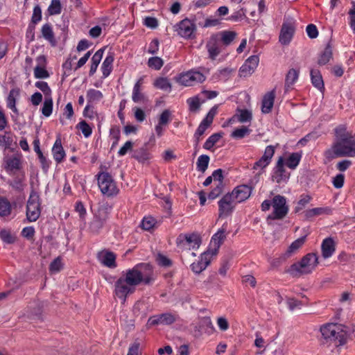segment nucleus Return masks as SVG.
<instances>
[{
  "label": "nucleus",
  "instance_id": "1",
  "mask_svg": "<svg viewBox=\"0 0 355 355\" xmlns=\"http://www.w3.org/2000/svg\"><path fill=\"white\" fill-rule=\"evenodd\" d=\"M337 142L335 143L331 149L326 152L327 157H355V150L351 149L350 143L352 135L349 134L345 128L339 127L336 130Z\"/></svg>",
  "mask_w": 355,
  "mask_h": 355
},
{
  "label": "nucleus",
  "instance_id": "2",
  "mask_svg": "<svg viewBox=\"0 0 355 355\" xmlns=\"http://www.w3.org/2000/svg\"><path fill=\"white\" fill-rule=\"evenodd\" d=\"M121 276L135 288L141 283L150 284L154 279L152 266L148 263L137 264Z\"/></svg>",
  "mask_w": 355,
  "mask_h": 355
},
{
  "label": "nucleus",
  "instance_id": "3",
  "mask_svg": "<svg viewBox=\"0 0 355 355\" xmlns=\"http://www.w3.org/2000/svg\"><path fill=\"white\" fill-rule=\"evenodd\" d=\"M324 339L334 343L335 345H343L347 341V332L343 325L336 323H328L320 327Z\"/></svg>",
  "mask_w": 355,
  "mask_h": 355
},
{
  "label": "nucleus",
  "instance_id": "4",
  "mask_svg": "<svg viewBox=\"0 0 355 355\" xmlns=\"http://www.w3.org/2000/svg\"><path fill=\"white\" fill-rule=\"evenodd\" d=\"M318 264V256L315 253H309L302 259L293 263L288 272L293 276H301L311 273Z\"/></svg>",
  "mask_w": 355,
  "mask_h": 355
},
{
  "label": "nucleus",
  "instance_id": "5",
  "mask_svg": "<svg viewBox=\"0 0 355 355\" xmlns=\"http://www.w3.org/2000/svg\"><path fill=\"white\" fill-rule=\"evenodd\" d=\"M176 243L181 250H196L201 244V237L196 232L181 234L178 236Z\"/></svg>",
  "mask_w": 355,
  "mask_h": 355
},
{
  "label": "nucleus",
  "instance_id": "6",
  "mask_svg": "<svg viewBox=\"0 0 355 355\" xmlns=\"http://www.w3.org/2000/svg\"><path fill=\"white\" fill-rule=\"evenodd\" d=\"M98 185L101 193L106 196L110 197L118 193L119 189L112 177L106 172H102L97 176Z\"/></svg>",
  "mask_w": 355,
  "mask_h": 355
},
{
  "label": "nucleus",
  "instance_id": "7",
  "mask_svg": "<svg viewBox=\"0 0 355 355\" xmlns=\"http://www.w3.org/2000/svg\"><path fill=\"white\" fill-rule=\"evenodd\" d=\"M41 214L40 196L36 192H31L26 205V218L29 222L36 221Z\"/></svg>",
  "mask_w": 355,
  "mask_h": 355
},
{
  "label": "nucleus",
  "instance_id": "8",
  "mask_svg": "<svg viewBox=\"0 0 355 355\" xmlns=\"http://www.w3.org/2000/svg\"><path fill=\"white\" fill-rule=\"evenodd\" d=\"M173 31L184 39H193L195 37L196 25L194 21L185 18L173 26Z\"/></svg>",
  "mask_w": 355,
  "mask_h": 355
},
{
  "label": "nucleus",
  "instance_id": "9",
  "mask_svg": "<svg viewBox=\"0 0 355 355\" xmlns=\"http://www.w3.org/2000/svg\"><path fill=\"white\" fill-rule=\"evenodd\" d=\"M205 79L206 77L202 73L195 69H191L180 74L177 78V82L184 87H190L202 83Z\"/></svg>",
  "mask_w": 355,
  "mask_h": 355
},
{
  "label": "nucleus",
  "instance_id": "10",
  "mask_svg": "<svg viewBox=\"0 0 355 355\" xmlns=\"http://www.w3.org/2000/svg\"><path fill=\"white\" fill-rule=\"evenodd\" d=\"M272 213L269 216V218L273 220L283 218L288 211V207L286 205V198L277 195L272 201Z\"/></svg>",
  "mask_w": 355,
  "mask_h": 355
},
{
  "label": "nucleus",
  "instance_id": "11",
  "mask_svg": "<svg viewBox=\"0 0 355 355\" xmlns=\"http://www.w3.org/2000/svg\"><path fill=\"white\" fill-rule=\"evenodd\" d=\"M114 286V294L121 300L122 303H124L128 295L133 293L136 289L122 276L115 282Z\"/></svg>",
  "mask_w": 355,
  "mask_h": 355
},
{
  "label": "nucleus",
  "instance_id": "12",
  "mask_svg": "<svg viewBox=\"0 0 355 355\" xmlns=\"http://www.w3.org/2000/svg\"><path fill=\"white\" fill-rule=\"evenodd\" d=\"M217 113V107L214 106L209 111L205 119L200 122L195 134L194 138L198 144L200 140V137L203 135L206 130L211 125L214 118Z\"/></svg>",
  "mask_w": 355,
  "mask_h": 355
},
{
  "label": "nucleus",
  "instance_id": "13",
  "mask_svg": "<svg viewBox=\"0 0 355 355\" xmlns=\"http://www.w3.org/2000/svg\"><path fill=\"white\" fill-rule=\"evenodd\" d=\"M295 33V23L291 20L284 21L279 36V41L282 45H288L292 40Z\"/></svg>",
  "mask_w": 355,
  "mask_h": 355
},
{
  "label": "nucleus",
  "instance_id": "14",
  "mask_svg": "<svg viewBox=\"0 0 355 355\" xmlns=\"http://www.w3.org/2000/svg\"><path fill=\"white\" fill-rule=\"evenodd\" d=\"M236 202L230 193L225 195L218 201L219 217H225L229 216L234 210Z\"/></svg>",
  "mask_w": 355,
  "mask_h": 355
},
{
  "label": "nucleus",
  "instance_id": "15",
  "mask_svg": "<svg viewBox=\"0 0 355 355\" xmlns=\"http://www.w3.org/2000/svg\"><path fill=\"white\" fill-rule=\"evenodd\" d=\"M36 65L33 70L34 77L37 79H46L49 78L50 73L46 69L47 59L44 55H38L36 59Z\"/></svg>",
  "mask_w": 355,
  "mask_h": 355
},
{
  "label": "nucleus",
  "instance_id": "16",
  "mask_svg": "<svg viewBox=\"0 0 355 355\" xmlns=\"http://www.w3.org/2000/svg\"><path fill=\"white\" fill-rule=\"evenodd\" d=\"M275 147L273 146H268L263 153L261 157L257 161L254 166L253 169L258 170L259 172H262L265 168H266L271 162V159L275 154Z\"/></svg>",
  "mask_w": 355,
  "mask_h": 355
},
{
  "label": "nucleus",
  "instance_id": "17",
  "mask_svg": "<svg viewBox=\"0 0 355 355\" xmlns=\"http://www.w3.org/2000/svg\"><path fill=\"white\" fill-rule=\"evenodd\" d=\"M107 217L106 210L104 208H100L89 224V230L92 233H98L103 227Z\"/></svg>",
  "mask_w": 355,
  "mask_h": 355
},
{
  "label": "nucleus",
  "instance_id": "18",
  "mask_svg": "<svg viewBox=\"0 0 355 355\" xmlns=\"http://www.w3.org/2000/svg\"><path fill=\"white\" fill-rule=\"evenodd\" d=\"M214 256L215 255L212 254L209 250L204 252L201 254L199 260L191 265L192 271L196 274H200L209 266Z\"/></svg>",
  "mask_w": 355,
  "mask_h": 355
},
{
  "label": "nucleus",
  "instance_id": "19",
  "mask_svg": "<svg viewBox=\"0 0 355 355\" xmlns=\"http://www.w3.org/2000/svg\"><path fill=\"white\" fill-rule=\"evenodd\" d=\"M226 237V228L223 227L215 233L210 241L209 250L212 254L216 255L218 250Z\"/></svg>",
  "mask_w": 355,
  "mask_h": 355
},
{
  "label": "nucleus",
  "instance_id": "20",
  "mask_svg": "<svg viewBox=\"0 0 355 355\" xmlns=\"http://www.w3.org/2000/svg\"><path fill=\"white\" fill-rule=\"evenodd\" d=\"M86 98L87 101V105L85 106L83 110V114L86 117L92 118V116L87 114V111L90 110V107L93 104L99 103L104 98L103 94L95 89H89L86 93Z\"/></svg>",
  "mask_w": 355,
  "mask_h": 355
},
{
  "label": "nucleus",
  "instance_id": "21",
  "mask_svg": "<svg viewBox=\"0 0 355 355\" xmlns=\"http://www.w3.org/2000/svg\"><path fill=\"white\" fill-rule=\"evenodd\" d=\"M259 62V58L257 55H252L248 58L239 69L241 77H248L252 74L257 69Z\"/></svg>",
  "mask_w": 355,
  "mask_h": 355
},
{
  "label": "nucleus",
  "instance_id": "22",
  "mask_svg": "<svg viewBox=\"0 0 355 355\" xmlns=\"http://www.w3.org/2000/svg\"><path fill=\"white\" fill-rule=\"evenodd\" d=\"M252 190L251 187L241 184L235 187L230 194L236 203H239L246 200L250 196Z\"/></svg>",
  "mask_w": 355,
  "mask_h": 355
},
{
  "label": "nucleus",
  "instance_id": "23",
  "mask_svg": "<svg viewBox=\"0 0 355 355\" xmlns=\"http://www.w3.org/2000/svg\"><path fill=\"white\" fill-rule=\"evenodd\" d=\"M290 174L286 171L284 167V160L282 157H280L273 170V174L272 179L277 183L286 182L289 179Z\"/></svg>",
  "mask_w": 355,
  "mask_h": 355
},
{
  "label": "nucleus",
  "instance_id": "24",
  "mask_svg": "<svg viewBox=\"0 0 355 355\" xmlns=\"http://www.w3.org/2000/svg\"><path fill=\"white\" fill-rule=\"evenodd\" d=\"M221 44L216 37L211 35L206 44L209 58L211 60H216V57L221 52Z\"/></svg>",
  "mask_w": 355,
  "mask_h": 355
},
{
  "label": "nucleus",
  "instance_id": "25",
  "mask_svg": "<svg viewBox=\"0 0 355 355\" xmlns=\"http://www.w3.org/2000/svg\"><path fill=\"white\" fill-rule=\"evenodd\" d=\"M99 261L105 266L114 268L116 266V255L110 251H101L98 254Z\"/></svg>",
  "mask_w": 355,
  "mask_h": 355
},
{
  "label": "nucleus",
  "instance_id": "26",
  "mask_svg": "<svg viewBox=\"0 0 355 355\" xmlns=\"http://www.w3.org/2000/svg\"><path fill=\"white\" fill-rule=\"evenodd\" d=\"M252 119V113L250 111L248 110H238L236 114L230 119L227 121H226L223 127H226L231 125L236 120L239 121L241 123H245L250 121Z\"/></svg>",
  "mask_w": 355,
  "mask_h": 355
},
{
  "label": "nucleus",
  "instance_id": "27",
  "mask_svg": "<svg viewBox=\"0 0 355 355\" xmlns=\"http://www.w3.org/2000/svg\"><path fill=\"white\" fill-rule=\"evenodd\" d=\"M275 98V89L267 92L263 97L261 103V112L263 114H268L271 112Z\"/></svg>",
  "mask_w": 355,
  "mask_h": 355
},
{
  "label": "nucleus",
  "instance_id": "28",
  "mask_svg": "<svg viewBox=\"0 0 355 355\" xmlns=\"http://www.w3.org/2000/svg\"><path fill=\"white\" fill-rule=\"evenodd\" d=\"M144 76H141L134 85L132 93V100L135 103H139L144 100V94L142 93V86L144 83Z\"/></svg>",
  "mask_w": 355,
  "mask_h": 355
},
{
  "label": "nucleus",
  "instance_id": "29",
  "mask_svg": "<svg viewBox=\"0 0 355 355\" xmlns=\"http://www.w3.org/2000/svg\"><path fill=\"white\" fill-rule=\"evenodd\" d=\"M52 154L54 160L58 164L61 163L66 156V153L62 147L61 139L60 137L56 139L53 146Z\"/></svg>",
  "mask_w": 355,
  "mask_h": 355
},
{
  "label": "nucleus",
  "instance_id": "30",
  "mask_svg": "<svg viewBox=\"0 0 355 355\" xmlns=\"http://www.w3.org/2000/svg\"><path fill=\"white\" fill-rule=\"evenodd\" d=\"M22 155L15 154L5 158L6 169L9 171L19 170L21 166Z\"/></svg>",
  "mask_w": 355,
  "mask_h": 355
},
{
  "label": "nucleus",
  "instance_id": "31",
  "mask_svg": "<svg viewBox=\"0 0 355 355\" xmlns=\"http://www.w3.org/2000/svg\"><path fill=\"white\" fill-rule=\"evenodd\" d=\"M306 241V236H302L294 241L288 248L285 253L282 255V259L285 260L293 254L296 253L300 248L304 245Z\"/></svg>",
  "mask_w": 355,
  "mask_h": 355
},
{
  "label": "nucleus",
  "instance_id": "32",
  "mask_svg": "<svg viewBox=\"0 0 355 355\" xmlns=\"http://www.w3.org/2000/svg\"><path fill=\"white\" fill-rule=\"evenodd\" d=\"M322 254L324 259L331 257L335 252V243L331 238L325 239L321 245Z\"/></svg>",
  "mask_w": 355,
  "mask_h": 355
},
{
  "label": "nucleus",
  "instance_id": "33",
  "mask_svg": "<svg viewBox=\"0 0 355 355\" xmlns=\"http://www.w3.org/2000/svg\"><path fill=\"white\" fill-rule=\"evenodd\" d=\"M331 213L332 209L329 207H316L306 210L304 211V216L309 219L320 215H329Z\"/></svg>",
  "mask_w": 355,
  "mask_h": 355
},
{
  "label": "nucleus",
  "instance_id": "34",
  "mask_svg": "<svg viewBox=\"0 0 355 355\" xmlns=\"http://www.w3.org/2000/svg\"><path fill=\"white\" fill-rule=\"evenodd\" d=\"M41 33L42 37L48 41L51 46H55L57 44L52 26L49 24H45L42 26Z\"/></svg>",
  "mask_w": 355,
  "mask_h": 355
},
{
  "label": "nucleus",
  "instance_id": "35",
  "mask_svg": "<svg viewBox=\"0 0 355 355\" xmlns=\"http://www.w3.org/2000/svg\"><path fill=\"white\" fill-rule=\"evenodd\" d=\"M213 35L218 38L221 44L223 43L224 45L228 46L235 39L236 34L233 31H225Z\"/></svg>",
  "mask_w": 355,
  "mask_h": 355
},
{
  "label": "nucleus",
  "instance_id": "36",
  "mask_svg": "<svg viewBox=\"0 0 355 355\" xmlns=\"http://www.w3.org/2000/svg\"><path fill=\"white\" fill-rule=\"evenodd\" d=\"M103 53L104 50L103 49H100L92 56L89 69V74L91 76L94 75L96 73L98 64H100L102 60Z\"/></svg>",
  "mask_w": 355,
  "mask_h": 355
},
{
  "label": "nucleus",
  "instance_id": "37",
  "mask_svg": "<svg viewBox=\"0 0 355 355\" xmlns=\"http://www.w3.org/2000/svg\"><path fill=\"white\" fill-rule=\"evenodd\" d=\"M113 62H114V56L112 53H110L108 54L103 64H102V66H101V70H102V72H103V75L104 77H107L112 70V64H113Z\"/></svg>",
  "mask_w": 355,
  "mask_h": 355
},
{
  "label": "nucleus",
  "instance_id": "38",
  "mask_svg": "<svg viewBox=\"0 0 355 355\" xmlns=\"http://www.w3.org/2000/svg\"><path fill=\"white\" fill-rule=\"evenodd\" d=\"M302 156V152L291 153L286 161V165L291 169H295L299 164Z\"/></svg>",
  "mask_w": 355,
  "mask_h": 355
},
{
  "label": "nucleus",
  "instance_id": "39",
  "mask_svg": "<svg viewBox=\"0 0 355 355\" xmlns=\"http://www.w3.org/2000/svg\"><path fill=\"white\" fill-rule=\"evenodd\" d=\"M154 87L165 92L171 91V84L166 78L159 77L153 83Z\"/></svg>",
  "mask_w": 355,
  "mask_h": 355
},
{
  "label": "nucleus",
  "instance_id": "40",
  "mask_svg": "<svg viewBox=\"0 0 355 355\" xmlns=\"http://www.w3.org/2000/svg\"><path fill=\"white\" fill-rule=\"evenodd\" d=\"M311 82L318 89H322L324 87V83L322 76L318 70L312 69L311 71Z\"/></svg>",
  "mask_w": 355,
  "mask_h": 355
},
{
  "label": "nucleus",
  "instance_id": "41",
  "mask_svg": "<svg viewBox=\"0 0 355 355\" xmlns=\"http://www.w3.org/2000/svg\"><path fill=\"white\" fill-rule=\"evenodd\" d=\"M19 96V93L15 89L10 90L8 96L7 98V106L15 113H17V109L16 107V98Z\"/></svg>",
  "mask_w": 355,
  "mask_h": 355
},
{
  "label": "nucleus",
  "instance_id": "42",
  "mask_svg": "<svg viewBox=\"0 0 355 355\" xmlns=\"http://www.w3.org/2000/svg\"><path fill=\"white\" fill-rule=\"evenodd\" d=\"M222 137V133H214L211 135L205 142L203 148L206 150L212 149L214 145L221 139Z\"/></svg>",
  "mask_w": 355,
  "mask_h": 355
},
{
  "label": "nucleus",
  "instance_id": "43",
  "mask_svg": "<svg viewBox=\"0 0 355 355\" xmlns=\"http://www.w3.org/2000/svg\"><path fill=\"white\" fill-rule=\"evenodd\" d=\"M53 111V98L52 96H48L44 98L43 105L42 107V113L46 117H49L52 114Z\"/></svg>",
  "mask_w": 355,
  "mask_h": 355
},
{
  "label": "nucleus",
  "instance_id": "44",
  "mask_svg": "<svg viewBox=\"0 0 355 355\" xmlns=\"http://www.w3.org/2000/svg\"><path fill=\"white\" fill-rule=\"evenodd\" d=\"M209 157L207 155H200L197 160V169L198 171L204 173L209 165Z\"/></svg>",
  "mask_w": 355,
  "mask_h": 355
},
{
  "label": "nucleus",
  "instance_id": "45",
  "mask_svg": "<svg viewBox=\"0 0 355 355\" xmlns=\"http://www.w3.org/2000/svg\"><path fill=\"white\" fill-rule=\"evenodd\" d=\"M299 71L295 69H291L286 77V87H289L293 85L297 80Z\"/></svg>",
  "mask_w": 355,
  "mask_h": 355
},
{
  "label": "nucleus",
  "instance_id": "46",
  "mask_svg": "<svg viewBox=\"0 0 355 355\" xmlns=\"http://www.w3.org/2000/svg\"><path fill=\"white\" fill-rule=\"evenodd\" d=\"M164 60L162 58L155 56L151 57L148 59L147 64L148 67L155 69V70H159L164 65Z\"/></svg>",
  "mask_w": 355,
  "mask_h": 355
},
{
  "label": "nucleus",
  "instance_id": "47",
  "mask_svg": "<svg viewBox=\"0 0 355 355\" xmlns=\"http://www.w3.org/2000/svg\"><path fill=\"white\" fill-rule=\"evenodd\" d=\"M76 128L81 131L85 137L88 138L92 133V127L85 121H81L76 125Z\"/></svg>",
  "mask_w": 355,
  "mask_h": 355
},
{
  "label": "nucleus",
  "instance_id": "48",
  "mask_svg": "<svg viewBox=\"0 0 355 355\" xmlns=\"http://www.w3.org/2000/svg\"><path fill=\"white\" fill-rule=\"evenodd\" d=\"M232 70L229 68H224L219 69L216 73L213 75V79L216 80H227L230 74H231Z\"/></svg>",
  "mask_w": 355,
  "mask_h": 355
},
{
  "label": "nucleus",
  "instance_id": "49",
  "mask_svg": "<svg viewBox=\"0 0 355 355\" xmlns=\"http://www.w3.org/2000/svg\"><path fill=\"white\" fill-rule=\"evenodd\" d=\"M189 110L192 112H196L199 110L201 102L198 96H194L187 99Z\"/></svg>",
  "mask_w": 355,
  "mask_h": 355
},
{
  "label": "nucleus",
  "instance_id": "50",
  "mask_svg": "<svg viewBox=\"0 0 355 355\" xmlns=\"http://www.w3.org/2000/svg\"><path fill=\"white\" fill-rule=\"evenodd\" d=\"M11 213V205L8 201L0 199V216H7Z\"/></svg>",
  "mask_w": 355,
  "mask_h": 355
},
{
  "label": "nucleus",
  "instance_id": "51",
  "mask_svg": "<svg viewBox=\"0 0 355 355\" xmlns=\"http://www.w3.org/2000/svg\"><path fill=\"white\" fill-rule=\"evenodd\" d=\"M250 133V130L245 126H243L240 128H237L234 130L232 134L231 137L235 139H242L245 137L246 135Z\"/></svg>",
  "mask_w": 355,
  "mask_h": 355
},
{
  "label": "nucleus",
  "instance_id": "52",
  "mask_svg": "<svg viewBox=\"0 0 355 355\" xmlns=\"http://www.w3.org/2000/svg\"><path fill=\"white\" fill-rule=\"evenodd\" d=\"M35 87L43 92L45 98L51 96L52 91L48 83L44 81H37L35 84Z\"/></svg>",
  "mask_w": 355,
  "mask_h": 355
},
{
  "label": "nucleus",
  "instance_id": "53",
  "mask_svg": "<svg viewBox=\"0 0 355 355\" xmlns=\"http://www.w3.org/2000/svg\"><path fill=\"white\" fill-rule=\"evenodd\" d=\"M48 12L51 15H58L61 12V3L60 0H51L48 8Z\"/></svg>",
  "mask_w": 355,
  "mask_h": 355
},
{
  "label": "nucleus",
  "instance_id": "54",
  "mask_svg": "<svg viewBox=\"0 0 355 355\" xmlns=\"http://www.w3.org/2000/svg\"><path fill=\"white\" fill-rule=\"evenodd\" d=\"M332 56V52L330 48H326L324 51L320 54L318 59V64L324 65L329 62Z\"/></svg>",
  "mask_w": 355,
  "mask_h": 355
},
{
  "label": "nucleus",
  "instance_id": "55",
  "mask_svg": "<svg viewBox=\"0 0 355 355\" xmlns=\"http://www.w3.org/2000/svg\"><path fill=\"white\" fill-rule=\"evenodd\" d=\"M171 112L169 110H164L160 114L158 123L167 125L172 120Z\"/></svg>",
  "mask_w": 355,
  "mask_h": 355
},
{
  "label": "nucleus",
  "instance_id": "56",
  "mask_svg": "<svg viewBox=\"0 0 355 355\" xmlns=\"http://www.w3.org/2000/svg\"><path fill=\"white\" fill-rule=\"evenodd\" d=\"M63 264L60 257L54 259L49 266V270L53 273L58 272L62 268Z\"/></svg>",
  "mask_w": 355,
  "mask_h": 355
},
{
  "label": "nucleus",
  "instance_id": "57",
  "mask_svg": "<svg viewBox=\"0 0 355 355\" xmlns=\"http://www.w3.org/2000/svg\"><path fill=\"white\" fill-rule=\"evenodd\" d=\"M161 324H171L175 321V316L171 313H166L160 315Z\"/></svg>",
  "mask_w": 355,
  "mask_h": 355
},
{
  "label": "nucleus",
  "instance_id": "58",
  "mask_svg": "<svg viewBox=\"0 0 355 355\" xmlns=\"http://www.w3.org/2000/svg\"><path fill=\"white\" fill-rule=\"evenodd\" d=\"M155 219L150 216H148L144 218L141 225L144 230H150L155 226Z\"/></svg>",
  "mask_w": 355,
  "mask_h": 355
},
{
  "label": "nucleus",
  "instance_id": "59",
  "mask_svg": "<svg viewBox=\"0 0 355 355\" xmlns=\"http://www.w3.org/2000/svg\"><path fill=\"white\" fill-rule=\"evenodd\" d=\"M75 211L78 214V216L82 220H85L87 211L82 202H77L76 203Z\"/></svg>",
  "mask_w": 355,
  "mask_h": 355
},
{
  "label": "nucleus",
  "instance_id": "60",
  "mask_svg": "<svg viewBox=\"0 0 355 355\" xmlns=\"http://www.w3.org/2000/svg\"><path fill=\"white\" fill-rule=\"evenodd\" d=\"M1 239L6 243H12L15 241V237L8 230H1L0 232Z\"/></svg>",
  "mask_w": 355,
  "mask_h": 355
},
{
  "label": "nucleus",
  "instance_id": "61",
  "mask_svg": "<svg viewBox=\"0 0 355 355\" xmlns=\"http://www.w3.org/2000/svg\"><path fill=\"white\" fill-rule=\"evenodd\" d=\"M211 177H212L216 185H220V187H222L223 175V171L221 169L215 170L212 173Z\"/></svg>",
  "mask_w": 355,
  "mask_h": 355
},
{
  "label": "nucleus",
  "instance_id": "62",
  "mask_svg": "<svg viewBox=\"0 0 355 355\" xmlns=\"http://www.w3.org/2000/svg\"><path fill=\"white\" fill-rule=\"evenodd\" d=\"M42 19V10L39 5L35 6L32 15V21L34 24L39 22Z\"/></svg>",
  "mask_w": 355,
  "mask_h": 355
},
{
  "label": "nucleus",
  "instance_id": "63",
  "mask_svg": "<svg viewBox=\"0 0 355 355\" xmlns=\"http://www.w3.org/2000/svg\"><path fill=\"white\" fill-rule=\"evenodd\" d=\"M306 31L307 35L311 39L316 38L318 35V31L314 24H309L306 26Z\"/></svg>",
  "mask_w": 355,
  "mask_h": 355
},
{
  "label": "nucleus",
  "instance_id": "64",
  "mask_svg": "<svg viewBox=\"0 0 355 355\" xmlns=\"http://www.w3.org/2000/svg\"><path fill=\"white\" fill-rule=\"evenodd\" d=\"M144 24L148 28H155L158 26V22L156 18L147 17L144 19Z\"/></svg>",
  "mask_w": 355,
  "mask_h": 355
}]
</instances>
